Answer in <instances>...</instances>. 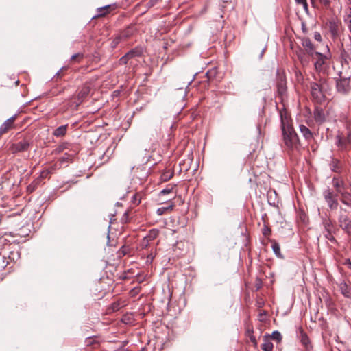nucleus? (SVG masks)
Listing matches in <instances>:
<instances>
[{
  "label": "nucleus",
  "instance_id": "f257e3e1",
  "mask_svg": "<svg viewBox=\"0 0 351 351\" xmlns=\"http://www.w3.org/2000/svg\"><path fill=\"white\" fill-rule=\"evenodd\" d=\"M281 130L286 147L291 150L298 149L300 141L293 128L290 123L291 119L286 110H280Z\"/></svg>",
  "mask_w": 351,
  "mask_h": 351
},
{
  "label": "nucleus",
  "instance_id": "f03ea898",
  "mask_svg": "<svg viewBox=\"0 0 351 351\" xmlns=\"http://www.w3.org/2000/svg\"><path fill=\"white\" fill-rule=\"evenodd\" d=\"M315 82L311 83V95L313 101L322 104L326 98V93L329 89L328 80L322 77H314Z\"/></svg>",
  "mask_w": 351,
  "mask_h": 351
},
{
  "label": "nucleus",
  "instance_id": "7ed1b4c3",
  "mask_svg": "<svg viewBox=\"0 0 351 351\" xmlns=\"http://www.w3.org/2000/svg\"><path fill=\"white\" fill-rule=\"evenodd\" d=\"M314 60V67L317 72L324 71L328 66L329 61L332 57L329 47L326 46V51L322 53L315 52L314 56H311Z\"/></svg>",
  "mask_w": 351,
  "mask_h": 351
},
{
  "label": "nucleus",
  "instance_id": "20e7f679",
  "mask_svg": "<svg viewBox=\"0 0 351 351\" xmlns=\"http://www.w3.org/2000/svg\"><path fill=\"white\" fill-rule=\"evenodd\" d=\"M340 228L348 234H351V209L349 210L340 207L338 216Z\"/></svg>",
  "mask_w": 351,
  "mask_h": 351
},
{
  "label": "nucleus",
  "instance_id": "39448f33",
  "mask_svg": "<svg viewBox=\"0 0 351 351\" xmlns=\"http://www.w3.org/2000/svg\"><path fill=\"white\" fill-rule=\"evenodd\" d=\"M350 76L340 77L336 80L337 92L341 95H347L351 90Z\"/></svg>",
  "mask_w": 351,
  "mask_h": 351
},
{
  "label": "nucleus",
  "instance_id": "423d86ee",
  "mask_svg": "<svg viewBox=\"0 0 351 351\" xmlns=\"http://www.w3.org/2000/svg\"><path fill=\"white\" fill-rule=\"evenodd\" d=\"M341 58L343 65L349 64L351 62V37L348 36L343 39L341 43Z\"/></svg>",
  "mask_w": 351,
  "mask_h": 351
},
{
  "label": "nucleus",
  "instance_id": "0eeeda50",
  "mask_svg": "<svg viewBox=\"0 0 351 351\" xmlns=\"http://www.w3.org/2000/svg\"><path fill=\"white\" fill-rule=\"evenodd\" d=\"M322 195L330 209L337 208L339 205L337 199L339 195L337 193H335L333 191L328 188L322 192Z\"/></svg>",
  "mask_w": 351,
  "mask_h": 351
},
{
  "label": "nucleus",
  "instance_id": "6e6552de",
  "mask_svg": "<svg viewBox=\"0 0 351 351\" xmlns=\"http://www.w3.org/2000/svg\"><path fill=\"white\" fill-rule=\"evenodd\" d=\"M341 202L351 209V183L347 184L345 189L342 190Z\"/></svg>",
  "mask_w": 351,
  "mask_h": 351
},
{
  "label": "nucleus",
  "instance_id": "1a4fd4ad",
  "mask_svg": "<svg viewBox=\"0 0 351 351\" xmlns=\"http://www.w3.org/2000/svg\"><path fill=\"white\" fill-rule=\"evenodd\" d=\"M337 145L341 149H346L348 145H351V130L348 132L346 138L340 135L337 136Z\"/></svg>",
  "mask_w": 351,
  "mask_h": 351
},
{
  "label": "nucleus",
  "instance_id": "9d476101",
  "mask_svg": "<svg viewBox=\"0 0 351 351\" xmlns=\"http://www.w3.org/2000/svg\"><path fill=\"white\" fill-rule=\"evenodd\" d=\"M323 225L325 229L324 237L330 241L335 242L336 240L332 236L333 226L330 219H325L323 221Z\"/></svg>",
  "mask_w": 351,
  "mask_h": 351
},
{
  "label": "nucleus",
  "instance_id": "9b49d317",
  "mask_svg": "<svg viewBox=\"0 0 351 351\" xmlns=\"http://www.w3.org/2000/svg\"><path fill=\"white\" fill-rule=\"evenodd\" d=\"M16 117L17 115L14 114L3 123L0 127V135L7 133L9 130L14 128V123Z\"/></svg>",
  "mask_w": 351,
  "mask_h": 351
},
{
  "label": "nucleus",
  "instance_id": "f8f14e48",
  "mask_svg": "<svg viewBox=\"0 0 351 351\" xmlns=\"http://www.w3.org/2000/svg\"><path fill=\"white\" fill-rule=\"evenodd\" d=\"M277 93L278 96L283 99V97L286 95L287 93V82L285 77L280 76L278 79L277 84Z\"/></svg>",
  "mask_w": 351,
  "mask_h": 351
},
{
  "label": "nucleus",
  "instance_id": "ddd939ff",
  "mask_svg": "<svg viewBox=\"0 0 351 351\" xmlns=\"http://www.w3.org/2000/svg\"><path fill=\"white\" fill-rule=\"evenodd\" d=\"M332 183L336 190V193L341 196L342 190L345 189L347 184L345 183L341 178L337 176L332 178Z\"/></svg>",
  "mask_w": 351,
  "mask_h": 351
},
{
  "label": "nucleus",
  "instance_id": "4468645a",
  "mask_svg": "<svg viewBox=\"0 0 351 351\" xmlns=\"http://www.w3.org/2000/svg\"><path fill=\"white\" fill-rule=\"evenodd\" d=\"M174 227L175 226L173 217H171L169 219H167L165 222V235L166 237L173 236L174 233L176 232Z\"/></svg>",
  "mask_w": 351,
  "mask_h": 351
},
{
  "label": "nucleus",
  "instance_id": "2eb2a0df",
  "mask_svg": "<svg viewBox=\"0 0 351 351\" xmlns=\"http://www.w3.org/2000/svg\"><path fill=\"white\" fill-rule=\"evenodd\" d=\"M29 145V142L26 139H23V141L13 144L12 146V150L13 153L25 152L28 149Z\"/></svg>",
  "mask_w": 351,
  "mask_h": 351
},
{
  "label": "nucleus",
  "instance_id": "dca6fc26",
  "mask_svg": "<svg viewBox=\"0 0 351 351\" xmlns=\"http://www.w3.org/2000/svg\"><path fill=\"white\" fill-rule=\"evenodd\" d=\"M91 90V87L89 83L86 82L81 88L80 90L77 93V99L80 100V104L83 99L86 98L89 95Z\"/></svg>",
  "mask_w": 351,
  "mask_h": 351
},
{
  "label": "nucleus",
  "instance_id": "f3484780",
  "mask_svg": "<svg viewBox=\"0 0 351 351\" xmlns=\"http://www.w3.org/2000/svg\"><path fill=\"white\" fill-rule=\"evenodd\" d=\"M302 45L304 47L306 53L310 56H313L315 51H314V46L308 38H303L302 39Z\"/></svg>",
  "mask_w": 351,
  "mask_h": 351
},
{
  "label": "nucleus",
  "instance_id": "a211bd4d",
  "mask_svg": "<svg viewBox=\"0 0 351 351\" xmlns=\"http://www.w3.org/2000/svg\"><path fill=\"white\" fill-rule=\"evenodd\" d=\"M186 97V89L184 87H180L177 88V101H180V107L181 108H184L186 106L184 103L185 97Z\"/></svg>",
  "mask_w": 351,
  "mask_h": 351
},
{
  "label": "nucleus",
  "instance_id": "6ab92c4d",
  "mask_svg": "<svg viewBox=\"0 0 351 351\" xmlns=\"http://www.w3.org/2000/svg\"><path fill=\"white\" fill-rule=\"evenodd\" d=\"M328 28L333 38H335L339 35V23L335 20H331L328 22Z\"/></svg>",
  "mask_w": 351,
  "mask_h": 351
},
{
  "label": "nucleus",
  "instance_id": "aec40b11",
  "mask_svg": "<svg viewBox=\"0 0 351 351\" xmlns=\"http://www.w3.org/2000/svg\"><path fill=\"white\" fill-rule=\"evenodd\" d=\"M313 117L317 123H322L325 121L326 117L324 110L322 108H316L313 112Z\"/></svg>",
  "mask_w": 351,
  "mask_h": 351
},
{
  "label": "nucleus",
  "instance_id": "412c9836",
  "mask_svg": "<svg viewBox=\"0 0 351 351\" xmlns=\"http://www.w3.org/2000/svg\"><path fill=\"white\" fill-rule=\"evenodd\" d=\"M136 29L134 25H130L125 29L120 35V38L127 39L135 34Z\"/></svg>",
  "mask_w": 351,
  "mask_h": 351
},
{
  "label": "nucleus",
  "instance_id": "4be33fe9",
  "mask_svg": "<svg viewBox=\"0 0 351 351\" xmlns=\"http://www.w3.org/2000/svg\"><path fill=\"white\" fill-rule=\"evenodd\" d=\"M21 258V252L19 250L14 249L13 250L10 251L7 260L10 262H16Z\"/></svg>",
  "mask_w": 351,
  "mask_h": 351
},
{
  "label": "nucleus",
  "instance_id": "5701e85b",
  "mask_svg": "<svg viewBox=\"0 0 351 351\" xmlns=\"http://www.w3.org/2000/svg\"><path fill=\"white\" fill-rule=\"evenodd\" d=\"M300 338L301 343L305 346L306 350H310L312 348V346L311 344L308 337L302 328H300Z\"/></svg>",
  "mask_w": 351,
  "mask_h": 351
},
{
  "label": "nucleus",
  "instance_id": "b1692460",
  "mask_svg": "<svg viewBox=\"0 0 351 351\" xmlns=\"http://www.w3.org/2000/svg\"><path fill=\"white\" fill-rule=\"evenodd\" d=\"M300 131L306 140L309 141L313 138V133L306 126L300 125Z\"/></svg>",
  "mask_w": 351,
  "mask_h": 351
},
{
  "label": "nucleus",
  "instance_id": "393cba45",
  "mask_svg": "<svg viewBox=\"0 0 351 351\" xmlns=\"http://www.w3.org/2000/svg\"><path fill=\"white\" fill-rule=\"evenodd\" d=\"M297 57H298V60H300V63L302 64V65L303 66H307L308 64V63H309V58L302 50H300L297 53Z\"/></svg>",
  "mask_w": 351,
  "mask_h": 351
},
{
  "label": "nucleus",
  "instance_id": "a878e982",
  "mask_svg": "<svg viewBox=\"0 0 351 351\" xmlns=\"http://www.w3.org/2000/svg\"><path fill=\"white\" fill-rule=\"evenodd\" d=\"M67 131V125H61L54 130L53 135L56 137L64 136Z\"/></svg>",
  "mask_w": 351,
  "mask_h": 351
},
{
  "label": "nucleus",
  "instance_id": "bb28decb",
  "mask_svg": "<svg viewBox=\"0 0 351 351\" xmlns=\"http://www.w3.org/2000/svg\"><path fill=\"white\" fill-rule=\"evenodd\" d=\"M330 168L334 172H339L341 169L340 161L336 158H332L330 162Z\"/></svg>",
  "mask_w": 351,
  "mask_h": 351
},
{
  "label": "nucleus",
  "instance_id": "cd10ccee",
  "mask_svg": "<svg viewBox=\"0 0 351 351\" xmlns=\"http://www.w3.org/2000/svg\"><path fill=\"white\" fill-rule=\"evenodd\" d=\"M173 207H174V203L171 201L170 202L167 203V206H162V207L159 208L157 210V213L159 215H164L165 213H166L169 210H172Z\"/></svg>",
  "mask_w": 351,
  "mask_h": 351
},
{
  "label": "nucleus",
  "instance_id": "c85d7f7f",
  "mask_svg": "<svg viewBox=\"0 0 351 351\" xmlns=\"http://www.w3.org/2000/svg\"><path fill=\"white\" fill-rule=\"evenodd\" d=\"M127 54L130 59L135 57H140L143 54V49L141 47H137L129 51Z\"/></svg>",
  "mask_w": 351,
  "mask_h": 351
},
{
  "label": "nucleus",
  "instance_id": "c756f323",
  "mask_svg": "<svg viewBox=\"0 0 351 351\" xmlns=\"http://www.w3.org/2000/svg\"><path fill=\"white\" fill-rule=\"evenodd\" d=\"M263 340H264V342L261 345V348L263 349V350H264V351H272L273 350V348H274V345L270 341V340L268 338V337L267 336H265Z\"/></svg>",
  "mask_w": 351,
  "mask_h": 351
},
{
  "label": "nucleus",
  "instance_id": "7c9ffc66",
  "mask_svg": "<svg viewBox=\"0 0 351 351\" xmlns=\"http://www.w3.org/2000/svg\"><path fill=\"white\" fill-rule=\"evenodd\" d=\"M339 288L341 289V293L346 296V298L351 297V289L348 287L346 282H341L339 284Z\"/></svg>",
  "mask_w": 351,
  "mask_h": 351
},
{
  "label": "nucleus",
  "instance_id": "2f4dec72",
  "mask_svg": "<svg viewBox=\"0 0 351 351\" xmlns=\"http://www.w3.org/2000/svg\"><path fill=\"white\" fill-rule=\"evenodd\" d=\"M112 6L113 5H108L104 6V7L99 8L97 9V12H98L97 16H100V17L106 16L108 13L110 12L111 8Z\"/></svg>",
  "mask_w": 351,
  "mask_h": 351
},
{
  "label": "nucleus",
  "instance_id": "473e14b6",
  "mask_svg": "<svg viewBox=\"0 0 351 351\" xmlns=\"http://www.w3.org/2000/svg\"><path fill=\"white\" fill-rule=\"evenodd\" d=\"M121 308V302L118 300L112 303L107 309L108 313L118 311Z\"/></svg>",
  "mask_w": 351,
  "mask_h": 351
},
{
  "label": "nucleus",
  "instance_id": "72a5a7b5",
  "mask_svg": "<svg viewBox=\"0 0 351 351\" xmlns=\"http://www.w3.org/2000/svg\"><path fill=\"white\" fill-rule=\"evenodd\" d=\"M158 235V231L156 229H152L149 231L148 234L145 236V238L148 241L154 240Z\"/></svg>",
  "mask_w": 351,
  "mask_h": 351
},
{
  "label": "nucleus",
  "instance_id": "f704fd0d",
  "mask_svg": "<svg viewBox=\"0 0 351 351\" xmlns=\"http://www.w3.org/2000/svg\"><path fill=\"white\" fill-rule=\"evenodd\" d=\"M8 264L9 261L7 260L5 255L2 254L1 252H0V271L4 269Z\"/></svg>",
  "mask_w": 351,
  "mask_h": 351
},
{
  "label": "nucleus",
  "instance_id": "c9c22d12",
  "mask_svg": "<svg viewBox=\"0 0 351 351\" xmlns=\"http://www.w3.org/2000/svg\"><path fill=\"white\" fill-rule=\"evenodd\" d=\"M121 321L125 324H132L134 322V318L130 314H125L122 316Z\"/></svg>",
  "mask_w": 351,
  "mask_h": 351
},
{
  "label": "nucleus",
  "instance_id": "e433bc0d",
  "mask_svg": "<svg viewBox=\"0 0 351 351\" xmlns=\"http://www.w3.org/2000/svg\"><path fill=\"white\" fill-rule=\"evenodd\" d=\"M84 55L82 53H77L73 55L70 59V61L73 63H79L84 59Z\"/></svg>",
  "mask_w": 351,
  "mask_h": 351
},
{
  "label": "nucleus",
  "instance_id": "4c0bfd02",
  "mask_svg": "<svg viewBox=\"0 0 351 351\" xmlns=\"http://www.w3.org/2000/svg\"><path fill=\"white\" fill-rule=\"evenodd\" d=\"M130 253V247L128 246L123 245L117 252V256H118V257L121 258L122 256H124L125 255L128 254Z\"/></svg>",
  "mask_w": 351,
  "mask_h": 351
},
{
  "label": "nucleus",
  "instance_id": "58836bf2",
  "mask_svg": "<svg viewBox=\"0 0 351 351\" xmlns=\"http://www.w3.org/2000/svg\"><path fill=\"white\" fill-rule=\"evenodd\" d=\"M73 158V154H70L68 153H65L63 156H62L59 160L62 164L68 163L72 161Z\"/></svg>",
  "mask_w": 351,
  "mask_h": 351
},
{
  "label": "nucleus",
  "instance_id": "ea45409f",
  "mask_svg": "<svg viewBox=\"0 0 351 351\" xmlns=\"http://www.w3.org/2000/svg\"><path fill=\"white\" fill-rule=\"evenodd\" d=\"M246 333L247 337H249L250 341L253 343L254 346H257V341L255 336L253 335V330L250 328H247L246 330Z\"/></svg>",
  "mask_w": 351,
  "mask_h": 351
},
{
  "label": "nucleus",
  "instance_id": "a19ab883",
  "mask_svg": "<svg viewBox=\"0 0 351 351\" xmlns=\"http://www.w3.org/2000/svg\"><path fill=\"white\" fill-rule=\"evenodd\" d=\"M191 159H188V160L186 162H184L183 163H181L180 162V172H186L188 170H189V168H190V164H191Z\"/></svg>",
  "mask_w": 351,
  "mask_h": 351
},
{
  "label": "nucleus",
  "instance_id": "79ce46f5",
  "mask_svg": "<svg viewBox=\"0 0 351 351\" xmlns=\"http://www.w3.org/2000/svg\"><path fill=\"white\" fill-rule=\"evenodd\" d=\"M272 249H273V251L274 252V254L278 256V257H282L281 253H280V245L278 243H276V241H274L273 243H272Z\"/></svg>",
  "mask_w": 351,
  "mask_h": 351
},
{
  "label": "nucleus",
  "instance_id": "37998d69",
  "mask_svg": "<svg viewBox=\"0 0 351 351\" xmlns=\"http://www.w3.org/2000/svg\"><path fill=\"white\" fill-rule=\"evenodd\" d=\"M184 198H182L181 196H179L178 197L177 196V203L179 202V204H180L182 203V204L183 205V210H182V213H186L188 210V208H189V204L188 203H184Z\"/></svg>",
  "mask_w": 351,
  "mask_h": 351
},
{
  "label": "nucleus",
  "instance_id": "c03bdc74",
  "mask_svg": "<svg viewBox=\"0 0 351 351\" xmlns=\"http://www.w3.org/2000/svg\"><path fill=\"white\" fill-rule=\"evenodd\" d=\"M270 338L274 341H276L278 343L280 342L282 339L281 334L277 330L274 331L271 333V335H270Z\"/></svg>",
  "mask_w": 351,
  "mask_h": 351
},
{
  "label": "nucleus",
  "instance_id": "a18cd8bd",
  "mask_svg": "<svg viewBox=\"0 0 351 351\" xmlns=\"http://www.w3.org/2000/svg\"><path fill=\"white\" fill-rule=\"evenodd\" d=\"M86 345L87 346L98 345L99 342L94 337H87L85 340Z\"/></svg>",
  "mask_w": 351,
  "mask_h": 351
},
{
  "label": "nucleus",
  "instance_id": "49530a36",
  "mask_svg": "<svg viewBox=\"0 0 351 351\" xmlns=\"http://www.w3.org/2000/svg\"><path fill=\"white\" fill-rule=\"evenodd\" d=\"M112 154V150H110V148H108L106 151L104 153L102 156V160H104V162H107L110 158V156Z\"/></svg>",
  "mask_w": 351,
  "mask_h": 351
},
{
  "label": "nucleus",
  "instance_id": "de8ad7c7",
  "mask_svg": "<svg viewBox=\"0 0 351 351\" xmlns=\"http://www.w3.org/2000/svg\"><path fill=\"white\" fill-rule=\"evenodd\" d=\"M217 74L216 69H213L206 72V75L209 80L215 77Z\"/></svg>",
  "mask_w": 351,
  "mask_h": 351
},
{
  "label": "nucleus",
  "instance_id": "09e8293b",
  "mask_svg": "<svg viewBox=\"0 0 351 351\" xmlns=\"http://www.w3.org/2000/svg\"><path fill=\"white\" fill-rule=\"evenodd\" d=\"M68 148V143H64L61 145H60L56 149H55V152L56 153H60L62 152H63L64 149H67Z\"/></svg>",
  "mask_w": 351,
  "mask_h": 351
},
{
  "label": "nucleus",
  "instance_id": "8fccbe9b",
  "mask_svg": "<svg viewBox=\"0 0 351 351\" xmlns=\"http://www.w3.org/2000/svg\"><path fill=\"white\" fill-rule=\"evenodd\" d=\"M295 77H296V80L298 83H301V84L303 83L304 77L300 71H295Z\"/></svg>",
  "mask_w": 351,
  "mask_h": 351
},
{
  "label": "nucleus",
  "instance_id": "3c124183",
  "mask_svg": "<svg viewBox=\"0 0 351 351\" xmlns=\"http://www.w3.org/2000/svg\"><path fill=\"white\" fill-rule=\"evenodd\" d=\"M173 186L169 185V186H167V188L162 190L160 191V194H161V195L168 194V193H171L173 191Z\"/></svg>",
  "mask_w": 351,
  "mask_h": 351
},
{
  "label": "nucleus",
  "instance_id": "603ef678",
  "mask_svg": "<svg viewBox=\"0 0 351 351\" xmlns=\"http://www.w3.org/2000/svg\"><path fill=\"white\" fill-rule=\"evenodd\" d=\"M271 232V230L270 228L268 227L267 226L265 225L262 230L263 234L265 237H267V236L270 235Z\"/></svg>",
  "mask_w": 351,
  "mask_h": 351
},
{
  "label": "nucleus",
  "instance_id": "864d4df0",
  "mask_svg": "<svg viewBox=\"0 0 351 351\" xmlns=\"http://www.w3.org/2000/svg\"><path fill=\"white\" fill-rule=\"evenodd\" d=\"M129 60H130V58H129V56H128V54L126 53L125 56L120 58L119 62L121 64H126Z\"/></svg>",
  "mask_w": 351,
  "mask_h": 351
},
{
  "label": "nucleus",
  "instance_id": "5fc2aeb1",
  "mask_svg": "<svg viewBox=\"0 0 351 351\" xmlns=\"http://www.w3.org/2000/svg\"><path fill=\"white\" fill-rule=\"evenodd\" d=\"M173 176V172H171V173H169L168 172L164 173L162 175V179L165 181L168 180Z\"/></svg>",
  "mask_w": 351,
  "mask_h": 351
},
{
  "label": "nucleus",
  "instance_id": "6e6d98bb",
  "mask_svg": "<svg viewBox=\"0 0 351 351\" xmlns=\"http://www.w3.org/2000/svg\"><path fill=\"white\" fill-rule=\"evenodd\" d=\"M49 176V171H45V169L41 171L40 176L38 178V180H41L43 179L46 178Z\"/></svg>",
  "mask_w": 351,
  "mask_h": 351
},
{
  "label": "nucleus",
  "instance_id": "4d7b16f0",
  "mask_svg": "<svg viewBox=\"0 0 351 351\" xmlns=\"http://www.w3.org/2000/svg\"><path fill=\"white\" fill-rule=\"evenodd\" d=\"M350 14L348 15V17L345 20V21L347 23L348 27L351 33V9H350Z\"/></svg>",
  "mask_w": 351,
  "mask_h": 351
},
{
  "label": "nucleus",
  "instance_id": "13d9d810",
  "mask_svg": "<svg viewBox=\"0 0 351 351\" xmlns=\"http://www.w3.org/2000/svg\"><path fill=\"white\" fill-rule=\"evenodd\" d=\"M150 241H148L146 239L145 237L141 241V246L142 247H147L149 245V243Z\"/></svg>",
  "mask_w": 351,
  "mask_h": 351
},
{
  "label": "nucleus",
  "instance_id": "bf43d9fd",
  "mask_svg": "<svg viewBox=\"0 0 351 351\" xmlns=\"http://www.w3.org/2000/svg\"><path fill=\"white\" fill-rule=\"evenodd\" d=\"M295 1L299 4H302L305 9H307L308 5L306 3V0H295Z\"/></svg>",
  "mask_w": 351,
  "mask_h": 351
},
{
  "label": "nucleus",
  "instance_id": "052dcab7",
  "mask_svg": "<svg viewBox=\"0 0 351 351\" xmlns=\"http://www.w3.org/2000/svg\"><path fill=\"white\" fill-rule=\"evenodd\" d=\"M314 38L317 41L320 42L322 40V36H321V34L319 32H315V34H314Z\"/></svg>",
  "mask_w": 351,
  "mask_h": 351
},
{
  "label": "nucleus",
  "instance_id": "680f3d73",
  "mask_svg": "<svg viewBox=\"0 0 351 351\" xmlns=\"http://www.w3.org/2000/svg\"><path fill=\"white\" fill-rule=\"evenodd\" d=\"M319 1L325 7H328L330 4V0H319Z\"/></svg>",
  "mask_w": 351,
  "mask_h": 351
},
{
  "label": "nucleus",
  "instance_id": "e2e57ef3",
  "mask_svg": "<svg viewBox=\"0 0 351 351\" xmlns=\"http://www.w3.org/2000/svg\"><path fill=\"white\" fill-rule=\"evenodd\" d=\"M66 69V67L61 68L56 74L58 77H61L62 75L63 70Z\"/></svg>",
  "mask_w": 351,
  "mask_h": 351
},
{
  "label": "nucleus",
  "instance_id": "0e129e2a",
  "mask_svg": "<svg viewBox=\"0 0 351 351\" xmlns=\"http://www.w3.org/2000/svg\"><path fill=\"white\" fill-rule=\"evenodd\" d=\"M45 170L49 171V174H51V173H53V171L55 170V167H50L48 169H46Z\"/></svg>",
  "mask_w": 351,
  "mask_h": 351
},
{
  "label": "nucleus",
  "instance_id": "69168bd1",
  "mask_svg": "<svg viewBox=\"0 0 351 351\" xmlns=\"http://www.w3.org/2000/svg\"><path fill=\"white\" fill-rule=\"evenodd\" d=\"M180 245H182V246H183V247H184V243L183 242H182V241H180V242H177V247H179V248H180Z\"/></svg>",
  "mask_w": 351,
  "mask_h": 351
},
{
  "label": "nucleus",
  "instance_id": "338daca9",
  "mask_svg": "<svg viewBox=\"0 0 351 351\" xmlns=\"http://www.w3.org/2000/svg\"><path fill=\"white\" fill-rule=\"evenodd\" d=\"M347 265H348V267L351 269V262L350 261H348Z\"/></svg>",
  "mask_w": 351,
  "mask_h": 351
},
{
  "label": "nucleus",
  "instance_id": "774afa93",
  "mask_svg": "<svg viewBox=\"0 0 351 351\" xmlns=\"http://www.w3.org/2000/svg\"><path fill=\"white\" fill-rule=\"evenodd\" d=\"M115 351H128V350H124V349H123V348H119V349H117V350H115Z\"/></svg>",
  "mask_w": 351,
  "mask_h": 351
}]
</instances>
